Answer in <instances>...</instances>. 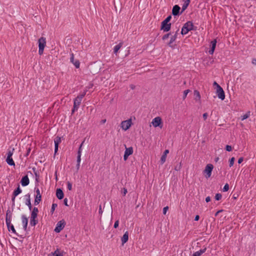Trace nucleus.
I'll list each match as a JSON object with an SVG mask.
<instances>
[{"mask_svg": "<svg viewBox=\"0 0 256 256\" xmlns=\"http://www.w3.org/2000/svg\"><path fill=\"white\" fill-rule=\"evenodd\" d=\"M194 24L191 21L186 22L182 27L181 34L182 35L186 34L188 32L194 30Z\"/></svg>", "mask_w": 256, "mask_h": 256, "instance_id": "1", "label": "nucleus"}, {"mask_svg": "<svg viewBox=\"0 0 256 256\" xmlns=\"http://www.w3.org/2000/svg\"><path fill=\"white\" fill-rule=\"evenodd\" d=\"M38 54L42 55L44 52V48L46 45V39L44 37H41L38 39Z\"/></svg>", "mask_w": 256, "mask_h": 256, "instance_id": "2", "label": "nucleus"}, {"mask_svg": "<svg viewBox=\"0 0 256 256\" xmlns=\"http://www.w3.org/2000/svg\"><path fill=\"white\" fill-rule=\"evenodd\" d=\"M9 210H7L6 212V226H8V228L9 231L10 230L12 232L16 234V230L14 228L12 224H11V216L10 215L9 217H8V212Z\"/></svg>", "mask_w": 256, "mask_h": 256, "instance_id": "3", "label": "nucleus"}, {"mask_svg": "<svg viewBox=\"0 0 256 256\" xmlns=\"http://www.w3.org/2000/svg\"><path fill=\"white\" fill-rule=\"evenodd\" d=\"M213 168L214 166L212 164H209L206 166L205 169L204 170V172L206 174V178H208L210 177Z\"/></svg>", "mask_w": 256, "mask_h": 256, "instance_id": "4", "label": "nucleus"}, {"mask_svg": "<svg viewBox=\"0 0 256 256\" xmlns=\"http://www.w3.org/2000/svg\"><path fill=\"white\" fill-rule=\"evenodd\" d=\"M65 224L66 222L64 220L58 222L54 228V232H60L64 228Z\"/></svg>", "mask_w": 256, "mask_h": 256, "instance_id": "5", "label": "nucleus"}, {"mask_svg": "<svg viewBox=\"0 0 256 256\" xmlns=\"http://www.w3.org/2000/svg\"><path fill=\"white\" fill-rule=\"evenodd\" d=\"M152 123L153 126L155 128L158 126L160 127V128H162V118L159 116H157L154 118L152 120Z\"/></svg>", "mask_w": 256, "mask_h": 256, "instance_id": "6", "label": "nucleus"}, {"mask_svg": "<svg viewBox=\"0 0 256 256\" xmlns=\"http://www.w3.org/2000/svg\"><path fill=\"white\" fill-rule=\"evenodd\" d=\"M132 122L131 120L122 121L121 123V128L122 130H126L131 126Z\"/></svg>", "mask_w": 256, "mask_h": 256, "instance_id": "7", "label": "nucleus"}, {"mask_svg": "<svg viewBox=\"0 0 256 256\" xmlns=\"http://www.w3.org/2000/svg\"><path fill=\"white\" fill-rule=\"evenodd\" d=\"M216 94L218 98L222 100H224L225 98V94L222 88L220 86H218L216 88Z\"/></svg>", "mask_w": 256, "mask_h": 256, "instance_id": "8", "label": "nucleus"}, {"mask_svg": "<svg viewBox=\"0 0 256 256\" xmlns=\"http://www.w3.org/2000/svg\"><path fill=\"white\" fill-rule=\"evenodd\" d=\"M35 190L36 191V194L34 200V204L38 205L42 200V195L40 194V190L38 188H35Z\"/></svg>", "mask_w": 256, "mask_h": 256, "instance_id": "9", "label": "nucleus"}, {"mask_svg": "<svg viewBox=\"0 0 256 256\" xmlns=\"http://www.w3.org/2000/svg\"><path fill=\"white\" fill-rule=\"evenodd\" d=\"M171 28V24L168 22L164 23V22H162L161 24V30H162L164 32H168Z\"/></svg>", "mask_w": 256, "mask_h": 256, "instance_id": "10", "label": "nucleus"}, {"mask_svg": "<svg viewBox=\"0 0 256 256\" xmlns=\"http://www.w3.org/2000/svg\"><path fill=\"white\" fill-rule=\"evenodd\" d=\"M180 8L178 5H174L172 9V14L174 16H179L181 14V12H180Z\"/></svg>", "mask_w": 256, "mask_h": 256, "instance_id": "11", "label": "nucleus"}, {"mask_svg": "<svg viewBox=\"0 0 256 256\" xmlns=\"http://www.w3.org/2000/svg\"><path fill=\"white\" fill-rule=\"evenodd\" d=\"M70 61L72 63L76 68H79L80 62L78 60H74V54L73 53L70 54Z\"/></svg>", "mask_w": 256, "mask_h": 256, "instance_id": "12", "label": "nucleus"}, {"mask_svg": "<svg viewBox=\"0 0 256 256\" xmlns=\"http://www.w3.org/2000/svg\"><path fill=\"white\" fill-rule=\"evenodd\" d=\"M217 41L216 39L210 42V50L208 52L210 54H213L216 44Z\"/></svg>", "mask_w": 256, "mask_h": 256, "instance_id": "13", "label": "nucleus"}, {"mask_svg": "<svg viewBox=\"0 0 256 256\" xmlns=\"http://www.w3.org/2000/svg\"><path fill=\"white\" fill-rule=\"evenodd\" d=\"M37 216L31 214L30 220V224L32 226H35L38 223Z\"/></svg>", "mask_w": 256, "mask_h": 256, "instance_id": "14", "label": "nucleus"}, {"mask_svg": "<svg viewBox=\"0 0 256 256\" xmlns=\"http://www.w3.org/2000/svg\"><path fill=\"white\" fill-rule=\"evenodd\" d=\"M20 183L23 186H26L29 184L30 180L27 175L22 178Z\"/></svg>", "mask_w": 256, "mask_h": 256, "instance_id": "15", "label": "nucleus"}, {"mask_svg": "<svg viewBox=\"0 0 256 256\" xmlns=\"http://www.w3.org/2000/svg\"><path fill=\"white\" fill-rule=\"evenodd\" d=\"M22 223L23 224L24 229L25 231L27 230V226L28 224V218L25 215H22Z\"/></svg>", "mask_w": 256, "mask_h": 256, "instance_id": "16", "label": "nucleus"}, {"mask_svg": "<svg viewBox=\"0 0 256 256\" xmlns=\"http://www.w3.org/2000/svg\"><path fill=\"white\" fill-rule=\"evenodd\" d=\"M56 196L58 198L62 200L64 197V194L60 188H58L56 190Z\"/></svg>", "mask_w": 256, "mask_h": 256, "instance_id": "17", "label": "nucleus"}, {"mask_svg": "<svg viewBox=\"0 0 256 256\" xmlns=\"http://www.w3.org/2000/svg\"><path fill=\"white\" fill-rule=\"evenodd\" d=\"M169 153V150H166L162 155L160 158V162L162 164H163L166 160V155Z\"/></svg>", "mask_w": 256, "mask_h": 256, "instance_id": "18", "label": "nucleus"}, {"mask_svg": "<svg viewBox=\"0 0 256 256\" xmlns=\"http://www.w3.org/2000/svg\"><path fill=\"white\" fill-rule=\"evenodd\" d=\"M52 256H63L65 254L64 251H60L58 249H57L54 252L51 253Z\"/></svg>", "mask_w": 256, "mask_h": 256, "instance_id": "19", "label": "nucleus"}, {"mask_svg": "<svg viewBox=\"0 0 256 256\" xmlns=\"http://www.w3.org/2000/svg\"><path fill=\"white\" fill-rule=\"evenodd\" d=\"M128 232H126L123 235L122 237V244H124L126 242H128Z\"/></svg>", "mask_w": 256, "mask_h": 256, "instance_id": "20", "label": "nucleus"}, {"mask_svg": "<svg viewBox=\"0 0 256 256\" xmlns=\"http://www.w3.org/2000/svg\"><path fill=\"white\" fill-rule=\"evenodd\" d=\"M126 147V150L124 152V154L126 155H128V156L132 154L133 153V148L132 147L130 146V148H126V146L124 145Z\"/></svg>", "mask_w": 256, "mask_h": 256, "instance_id": "21", "label": "nucleus"}, {"mask_svg": "<svg viewBox=\"0 0 256 256\" xmlns=\"http://www.w3.org/2000/svg\"><path fill=\"white\" fill-rule=\"evenodd\" d=\"M206 250V248L200 249V250L195 252L192 256H200L203 254Z\"/></svg>", "mask_w": 256, "mask_h": 256, "instance_id": "22", "label": "nucleus"}, {"mask_svg": "<svg viewBox=\"0 0 256 256\" xmlns=\"http://www.w3.org/2000/svg\"><path fill=\"white\" fill-rule=\"evenodd\" d=\"M176 36H171V37H170V42H168L167 43V44L171 47V48H173V45H172V44L173 42L176 40Z\"/></svg>", "mask_w": 256, "mask_h": 256, "instance_id": "23", "label": "nucleus"}, {"mask_svg": "<svg viewBox=\"0 0 256 256\" xmlns=\"http://www.w3.org/2000/svg\"><path fill=\"white\" fill-rule=\"evenodd\" d=\"M6 162L10 166L15 165L14 162L13 160L12 157H10V156H7Z\"/></svg>", "mask_w": 256, "mask_h": 256, "instance_id": "24", "label": "nucleus"}, {"mask_svg": "<svg viewBox=\"0 0 256 256\" xmlns=\"http://www.w3.org/2000/svg\"><path fill=\"white\" fill-rule=\"evenodd\" d=\"M190 2V0H186L184 1V4L182 5V10L181 12V13H182L184 10H185L186 8H188V6L189 5Z\"/></svg>", "mask_w": 256, "mask_h": 256, "instance_id": "25", "label": "nucleus"}, {"mask_svg": "<svg viewBox=\"0 0 256 256\" xmlns=\"http://www.w3.org/2000/svg\"><path fill=\"white\" fill-rule=\"evenodd\" d=\"M122 42H120L118 44L116 45L114 47V52L115 54H116V53L118 52V51L119 50L120 48L122 46Z\"/></svg>", "mask_w": 256, "mask_h": 256, "instance_id": "26", "label": "nucleus"}, {"mask_svg": "<svg viewBox=\"0 0 256 256\" xmlns=\"http://www.w3.org/2000/svg\"><path fill=\"white\" fill-rule=\"evenodd\" d=\"M22 192V190L20 187V186H18V187L14 190L12 194L14 195V196H18Z\"/></svg>", "mask_w": 256, "mask_h": 256, "instance_id": "27", "label": "nucleus"}, {"mask_svg": "<svg viewBox=\"0 0 256 256\" xmlns=\"http://www.w3.org/2000/svg\"><path fill=\"white\" fill-rule=\"evenodd\" d=\"M194 95L196 96L195 100H200V92L197 90H194Z\"/></svg>", "mask_w": 256, "mask_h": 256, "instance_id": "28", "label": "nucleus"}, {"mask_svg": "<svg viewBox=\"0 0 256 256\" xmlns=\"http://www.w3.org/2000/svg\"><path fill=\"white\" fill-rule=\"evenodd\" d=\"M81 102L82 101L80 100L79 99L78 100L76 98L74 100V108H78L79 106L81 103Z\"/></svg>", "mask_w": 256, "mask_h": 256, "instance_id": "29", "label": "nucleus"}, {"mask_svg": "<svg viewBox=\"0 0 256 256\" xmlns=\"http://www.w3.org/2000/svg\"><path fill=\"white\" fill-rule=\"evenodd\" d=\"M61 142L60 138L58 136H56L54 139V142L55 146H58L60 143Z\"/></svg>", "mask_w": 256, "mask_h": 256, "instance_id": "30", "label": "nucleus"}, {"mask_svg": "<svg viewBox=\"0 0 256 256\" xmlns=\"http://www.w3.org/2000/svg\"><path fill=\"white\" fill-rule=\"evenodd\" d=\"M26 204L27 205L28 207L30 210H31L32 208V206L30 202V198H26Z\"/></svg>", "mask_w": 256, "mask_h": 256, "instance_id": "31", "label": "nucleus"}, {"mask_svg": "<svg viewBox=\"0 0 256 256\" xmlns=\"http://www.w3.org/2000/svg\"><path fill=\"white\" fill-rule=\"evenodd\" d=\"M86 91H85L82 94H80L76 98L78 99V100L79 99L80 100L82 101V99L85 96V95L86 94Z\"/></svg>", "mask_w": 256, "mask_h": 256, "instance_id": "32", "label": "nucleus"}, {"mask_svg": "<svg viewBox=\"0 0 256 256\" xmlns=\"http://www.w3.org/2000/svg\"><path fill=\"white\" fill-rule=\"evenodd\" d=\"M38 210L37 208L34 207L32 212L31 214L36 215L38 216Z\"/></svg>", "mask_w": 256, "mask_h": 256, "instance_id": "33", "label": "nucleus"}, {"mask_svg": "<svg viewBox=\"0 0 256 256\" xmlns=\"http://www.w3.org/2000/svg\"><path fill=\"white\" fill-rule=\"evenodd\" d=\"M32 170H34V175L36 176V182H38V179H39V174H38V172L36 171L35 168H32Z\"/></svg>", "mask_w": 256, "mask_h": 256, "instance_id": "34", "label": "nucleus"}, {"mask_svg": "<svg viewBox=\"0 0 256 256\" xmlns=\"http://www.w3.org/2000/svg\"><path fill=\"white\" fill-rule=\"evenodd\" d=\"M170 35H172V32H169L164 34L162 38V40H166L168 39Z\"/></svg>", "mask_w": 256, "mask_h": 256, "instance_id": "35", "label": "nucleus"}, {"mask_svg": "<svg viewBox=\"0 0 256 256\" xmlns=\"http://www.w3.org/2000/svg\"><path fill=\"white\" fill-rule=\"evenodd\" d=\"M235 160V158L234 157L232 158L229 160V166L230 167L234 165V162Z\"/></svg>", "mask_w": 256, "mask_h": 256, "instance_id": "36", "label": "nucleus"}, {"mask_svg": "<svg viewBox=\"0 0 256 256\" xmlns=\"http://www.w3.org/2000/svg\"><path fill=\"white\" fill-rule=\"evenodd\" d=\"M58 205L56 204H52V208H51V210H50V212H52V214L54 210H55V208L57 207Z\"/></svg>", "mask_w": 256, "mask_h": 256, "instance_id": "37", "label": "nucleus"}, {"mask_svg": "<svg viewBox=\"0 0 256 256\" xmlns=\"http://www.w3.org/2000/svg\"><path fill=\"white\" fill-rule=\"evenodd\" d=\"M14 148H12V150H8V154H7V156H10V157H12V154H13V152H14Z\"/></svg>", "mask_w": 256, "mask_h": 256, "instance_id": "38", "label": "nucleus"}, {"mask_svg": "<svg viewBox=\"0 0 256 256\" xmlns=\"http://www.w3.org/2000/svg\"><path fill=\"white\" fill-rule=\"evenodd\" d=\"M222 196L220 194H216L215 196V199L216 200H220L222 198Z\"/></svg>", "mask_w": 256, "mask_h": 256, "instance_id": "39", "label": "nucleus"}, {"mask_svg": "<svg viewBox=\"0 0 256 256\" xmlns=\"http://www.w3.org/2000/svg\"><path fill=\"white\" fill-rule=\"evenodd\" d=\"M190 92V90H186L184 92V96H183V99H185V98L186 97L187 94L188 93Z\"/></svg>", "mask_w": 256, "mask_h": 256, "instance_id": "40", "label": "nucleus"}, {"mask_svg": "<svg viewBox=\"0 0 256 256\" xmlns=\"http://www.w3.org/2000/svg\"><path fill=\"white\" fill-rule=\"evenodd\" d=\"M67 188L69 190H72V184L70 182H67Z\"/></svg>", "mask_w": 256, "mask_h": 256, "instance_id": "41", "label": "nucleus"}, {"mask_svg": "<svg viewBox=\"0 0 256 256\" xmlns=\"http://www.w3.org/2000/svg\"><path fill=\"white\" fill-rule=\"evenodd\" d=\"M229 190V185L228 184H226L223 188L224 192H227Z\"/></svg>", "mask_w": 256, "mask_h": 256, "instance_id": "42", "label": "nucleus"}, {"mask_svg": "<svg viewBox=\"0 0 256 256\" xmlns=\"http://www.w3.org/2000/svg\"><path fill=\"white\" fill-rule=\"evenodd\" d=\"M181 168V163H180L179 164H178L176 166H175L174 170L176 171H178Z\"/></svg>", "mask_w": 256, "mask_h": 256, "instance_id": "43", "label": "nucleus"}, {"mask_svg": "<svg viewBox=\"0 0 256 256\" xmlns=\"http://www.w3.org/2000/svg\"><path fill=\"white\" fill-rule=\"evenodd\" d=\"M81 154H80V152H78V156H77V163H80L81 160Z\"/></svg>", "mask_w": 256, "mask_h": 256, "instance_id": "44", "label": "nucleus"}, {"mask_svg": "<svg viewBox=\"0 0 256 256\" xmlns=\"http://www.w3.org/2000/svg\"><path fill=\"white\" fill-rule=\"evenodd\" d=\"M172 18V16L170 15L168 16L163 22H164V23L168 22Z\"/></svg>", "mask_w": 256, "mask_h": 256, "instance_id": "45", "label": "nucleus"}, {"mask_svg": "<svg viewBox=\"0 0 256 256\" xmlns=\"http://www.w3.org/2000/svg\"><path fill=\"white\" fill-rule=\"evenodd\" d=\"M226 150L228 152H230L232 150V148L230 146L226 145Z\"/></svg>", "mask_w": 256, "mask_h": 256, "instance_id": "46", "label": "nucleus"}, {"mask_svg": "<svg viewBox=\"0 0 256 256\" xmlns=\"http://www.w3.org/2000/svg\"><path fill=\"white\" fill-rule=\"evenodd\" d=\"M16 196H14V194H12V206H14L15 204V198H16Z\"/></svg>", "mask_w": 256, "mask_h": 256, "instance_id": "47", "label": "nucleus"}, {"mask_svg": "<svg viewBox=\"0 0 256 256\" xmlns=\"http://www.w3.org/2000/svg\"><path fill=\"white\" fill-rule=\"evenodd\" d=\"M248 116H249V114H244V116H242V118H241V120H244L246 119L247 118H248Z\"/></svg>", "mask_w": 256, "mask_h": 256, "instance_id": "48", "label": "nucleus"}, {"mask_svg": "<svg viewBox=\"0 0 256 256\" xmlns=\"http://www.w3.org/2000/svg\"><path fill=\"white\" fill-rule=\"evenodd\" d=\"M118 224H119V220H116L115 222L114 226V228H116L118 226Z\"/></svg>", "mask_w": 256, "mask_h": 256, "instance_id": "49", "label": "nucleus"}, {"mask_svg": "<svg viewBox=\"0 0 256 256\" xmlns=\"http://www.w3.org/2000/svg\"><path fill=\"white\" fill-rule=\"evenodd\" d=\"M84 142H83L80 145V147L78 148V152H80V154H82V146L83 144V143Z\"/></svg>", "mask_w": 256, "mask_h": 256, "instance_id": "50", "label": "nucleus"}, {"mask_svg": "<svg viewBox=\"0 0 256 256\" xmlns=\"http://www.w3.org/2000/svg\"><path fill=\"white\" fill-rule=\"evenodd\" d=\"M168 206H166V207H164V208H163V212H163V214H166V212H167V210H168Z\"/></svg>", "mask_w": 256, "mask_h": 256, "instance_id": "51", "label": "nucleus"}, {"mask_svg": "<svg viewBox=\"0 0 256 256\" xmlns=\"http://www.w3.org/2000/svg\"><path fill=\"white\" fill-rule=\"evenodd\" d=\"M208 113L206 112V113H204L202 115V116H203V118L204 119V120H206L207 118H208Z\"/></svg>", "mask_w": 256, "mask_h": 256, "instance_id": "52", "label": "nucleus"}, {"mask_svg": "<svg viewBox=\"0 0 256 256\" xmlns=\"http://www.w3.org/2000/svg\"><path fill=\"white\" fill-rule=\"evenodd\" d=\"M128 192L127 189L126 188H124L122 190V194L123 196H125Z\"/></svg>", "mask_w": 256, "mask_h": 256, "instance_id": "53", "label": "nucleus"}, {"mask_svg": "<svg viewBox=\"0 0 256 256\" xmlns=\"http://www.w3.org/2000/svg\"><path fill=\"white\" fill-rule=\"evenodd\" d=\"M244 160V158L242 157H240V158H239V159L238 160V164H241Z\"/></svg>", "mask_w": 256, "mask_h": 256, "instance_id": "54", "label": "nucleus"}, {"mask_svg": "<svg viewBox=\"0 0 256 256\" xmlns=\"http://www.w3.org/2000/svg\"><path fill=\"white\" fill-rule=\"evenodd\" d=\"M58 145L55 146L54 145V154H56V153L57 152L58 150Z\"/></svg>", "mask_w": 256, "mask_h": 256, "instance_id": "55", "label": "nucleus"}, {"mask_svg": "<svg viewBox=\"0 0 256 256\" xmlns=\"http://www.w3.org/2000/svg\"><path fill=\"white\" fill-rule=\"evenodd\" d=\"M64 204L66 206H68V199L66 198H65L64 200Z\"/></svg>", "mask_w": 256, "mask_h": 256, "instance_id": "56", "label": "nucleus"}, {"mask_svg": "<svg viewBox=\"0 0 256 256\" xmlns=\"http://www.w3.org/2000/svg\"><path fill=\"white\" fill-rule=\"evenodd\" d=\"M179 30V29H178L174 32V34L172 35L173 36H176V38H177L178 34V32Z\"/></svg>", "mask_w": 256, "mask_h": 256, "instance_id": "57", "label": "nucleus"}, {"mask_svg": "<svg viewBox=\"0 0 256 256\" xmlns=\"http://www.w3.org/2000/svg\"><path fill=\"white\" fill-rule=\"evenodd\" d=\"M128 155H126V154H124V160H126L128 158Z\"/></svg>", "mask_w": 256, "mask_h": 256, "instance_id": "58", "label": "nucleus"}, {"mask_svg": "<svg viewBox=\"0 0 256 256\" xmlns=\"http://www.w3.org/2000/svg\"><path fill=\"white\" fill-rule=\"evenodd\" d=\"M30 148H29L27 150V152H26V156H27L29 154H30Z\"/></svg>", "mask_w": 256, "mask_h": 256, "instance_id": "59", "label": "nucleus"}, {"mask_svg": "<svg viewBox=\"0 0 256 256\" xmlns=\"http://www.w3.org/2000/svg\"><path fill=\"white\" fill-rule=\"evenodd\" d=\"M206 202H208L210 201V196H207L206 198Z\"/></svg>", "mask_w": 256, "mask_h": 256, "instance_id": "60", "label": "nucleus"}, {"mask_svg": "<svg viewBox=\"0 0 256 256\" xmlns=\"http://www.w3.org/2000/svg\"><path fill=\"white\" fill-rule=\"evenodd\" d=\"M213 84L214 86H216V88H218V86H220L216 82H214Z\"/></svg>", "mask_w": 256, "mask_h": 256, "instance_id": "61", "label": "nucleus"}, {"mask_svg": "<svg viewBox=\"0 0 256 256\" xmlns=\"http://www.w3.org/2000/svg\"><path fill=\"white\" fill-rule=\"evenodd\" d=\"M222 211H223V210H218V212L215 214H214L215 216H216L218 215V214H219V213H220V212H222Z\"/></svg>", "mask_w": 256, "mask_h": 256, "instance_id": "62", "label": "nucleus"}, {"mask_svg": "<svg viewBox=\"0 0 256 256\" xmlns=\"http://www.w3.org/2000/svg\"><path fill=\"white\" fill-rule=\"evenodd\" d=\"M200 219V216L198 215H196V216H195V218H194V220L196 221H198V220Z\"/></svg>", "mask_w": 256, "mask_h": 256, "instance_id": "63", "label": "nucleus"}, {"mask_svg": "<svg viewBox=\"0 0 256 256\" xmlns=\"http://www.w3.org/2000/svg\"><path fill=\"white\" fill-rule=\"evenodd\" d=\"M80 167V163H77L76 166V168L77 170H79Z\"/></svg>", "mask_w": 256, "mask_h": 256, "instance_id": "64", "label": "nucleus"}]
</instances>
